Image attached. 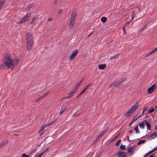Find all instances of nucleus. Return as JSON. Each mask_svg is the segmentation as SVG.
Listing matches in <instances>:
<instances>
[{"label":"nucleus","mask_w":157,"mask_h":157,"mask_svg":"<svg viewBox=\"0 0 157 157\" xmlns=\"http://www.w3.org/2000/svg\"><path fill=\"white\" fill-rule=\"evenodd\" d=\"M149 154H148V153L145 156H144V157H145V156H147Z\"/></svg>","instance_id":"4d7b16f0"},{"label":"nucleus","mask_w":157,"mask_h":157,"mask_svg":"<svg viewBox=\"0 0 157 157\" xmlns=\"http://www.w3.org/2000/svg\"><path fill=\"white\" fill-rule=\"evenodd\" d=\"M127 140H128V141H130V140H129V136H127Z\"/></svg>","instance_id":"3c124183"},{"label":"nucleus","mask_w":157,"mask_h":157,"mask_svg":"<svg viewBox=\"0 0 157 157\" xmlns=\"http://www.w3.org/2000/svg\"><path fill=\"white\" fill-rule=\"evenodd\" d=\"M76 91V90H75L74 89L71 92H70V95H72Z\"/></svg>","instance_id":"c756f323"},{"label":"nucleus","mask_w":157,"mask_h":157,"mask_svg":"<svg viewBox=\"0 0 157 157\" xmlns=\"http://www.w3.org/2000/svg\"><path fill=\"white\" fill-rule=\"evenodd\" d=\"M30 154H31L30 155V156H31V155H32V153H31V152Z\"/></svg>","instance_id":"e2e57ef3"},{"label":"nucleus","mask_w":157,"mask_h":157,"mask_svg":"<svg viewBox=\"0 0 157 157\" xmlns=\"http://www.w3.org/2000/svg\"><path fill=\"white\" fill-rule=\"evenodd\" d=\"M79 84H77L75 87V88H74V89L75 90H77V89L79 87Z\"/></svg>","instance_id":"f704fd0d"},{"label":"nucleus","mask_w":157,"mask_h":157,"mask_svg":"<svg viewBox=\"0 0 157 157\" xmlns=\"http://www.w3.org/2000/svg\"><path fill=\"white\" fill-rule=\"evenodd\" d=\"M131 18L132 20H133L135 16V12L134 11H132L131 12Z\"/></svg>","instance_id":"4be33fe9"},{"label":"nucleus","mask_w":157,"mask_h":157,"mask_svg":"<svg viewBox=\"0 0 157 157\" xmlns=\"http://www.w3.org/2000/svg\"><path fill=\"white\" fill-rule=\"evenodd\" d=\"M86 90L84 89L80 93V95L82 94Z\"/></svg>","instance_id":"79ce46f5"},{"label":"nucleus","mask_w":157,"mask_h":157,"mask_svg":"<svg viewBox=\"0 0 157 157\" xmlns=\"http://www.w3.org/2000/svg\"><path fill=\"white\" fill-rule=\"evenodd\" d=\"M121 84L120 83V82L119 81L118 82H114L113 83V85L114 86H120L121 85Z\"/></svg>","instance_id":"f3484780"},{"label":"nucleus","mask_w":157,"mask_h":157,"mask_svg":"<svg viewBox=\"0 0 157 157\" xmlns=\"http://www.w3.org/2000/svg\"><path fill=\"white\" fill-rule=\"evenodd\" d=\"M124 26L123 27V29L124 31Z\"/></svg>","instance_id":"052dcab7"},{"label":"nucleus","mask_w":157,"mask_h":157,"mask_svg":"<svg viewBox=\"0 0 157 157\" xmlns=\"http://www.w3.org/2000/svg\"><path fill=\"white\" fill-rule=\"evenodd\" d=\"M146 121V120H145L143 121L142 123H139V125L141 128H144V127L145 122Z\"/></svg>","instance_id":"9d476101"},{"label":"nucleus","mask_w":157,"mask_h":157,"mask_svg":"<svg viewBox=\"0 0 157 157\" xmlns=\"http://www.w3.org/2000/svg\"><path fill=\"white\" fill-rule=\"evenodd\" d=\"M43 155V153H41L38 155H36L35 157H41Z\"/></svg>","instance_id":"4c0bfd02"},{"label":"nucleus","mask_w":157,"mask_h":157,"mask_svg":"<svg viewBox=\"0 0 157 157\" xmlns=\"http://www.w3.org/2000/svg\"><path fill=\"white\" fill-rule=\"evenodd\" d=\"M31 14L30 13H27L20 21L18 22L19 23L22 24L24 22L28 21L29 20L31 17Z\"/></svg>","instance_id":"7ed1b4c3"},{"label":"nucleus","mask_w":157,"mask_h":157,"mask_svg":"<svg viewBox=\"0 0 157 157\" xmlns=\"http://www.w3.org/2000/svg\"><path fill=\"white\" fill-rule=\"evenodd\" d=\"M141 116V115H140L139 116L137 117L136 118V116L133 119V120H132V121L131 122V123L130 124H129V127H130L131 125H132V124L133 123V122L135 121L138 118H139L140 116Z\"/></svg>","instance_id":"ddd939ff"},{"label":"nucleus","mask_w":157,"mask_h":157,"mask_svg":"<svg viewBox=\"0 0 157 157\" xmlns=\"http://www.w3.org/2000/svg\"><path fill=\"white\" fill-rule=\"evenodd\" d=\"M49 149L50 148L49 147L47 148L44 150L42 152V153H43V154H44V153L48 151Z\"/></svg>","instance_id":"c85d7f7f"},{"label":"nucleus","mask_w":157,"mask_h":157,"mask_svg":"<svg viewBox=\"0 0 157 157\" xmlns=\"http://www.w3.org/2000/svg\"><path fill=\"white\" fill-rule=\"evenodd\" d=\"M107 20V18L105 17H103L101 18V21L103 23L105 22Z\"/></svg>","instance_id":"6ab92c4d"},{"label":"nucleus","mask_w":157,"mask_h":157,"mask_svg":"<svg viewBox=\"0 0 157 157\" xmlns=\"http://www.w3.org/2000/svg\"><path fill=\"white\" fill-rule=\"evenodd\" d=\"M136 131V134H138L140 133V131L138 130V125H137L134 128Z\"/></svg>","instance_id":"aec40b11"},{"label":"nucleus","mask_w":157,"mask_h":157,"mask_svg":"<svg viewBox=\"0 0 157 157\" xmlns=\"http://www.w3.org/2000/svg\"><path fill=\"white\" fill-rule=\"evenodd\" d=\"M126 79L125 78H123L120 79L119 81L121 84L124 81H125L126 80Z\"/></svg>","instance_id":"412c9836"},{"label":"nucleus","mask_w":157,"mask_h":157,"mask_svg":"<svg viewBox=\"0 0 157 157\" xmlns=\"http://www.w3.org/2000/svg\"><path fill=\"white\" fill-rule=\"evenodd\" d=\"M55 0L56 1L57 0Z\"/></svg>","instance_id":"69168bd1"},{"label":"nucleus","mask_w":157,"mask_h":157,"mask_svg":"<svg viewBox=\"0 0 157 157\" xmlns=\"http://www.w3.org/2000/svg\"><path fill=\"white\" fill-rule=\"evenodd\" d=\"M26 40L33 39L32 35L29 33H27L26 34Z\"/></svg>","instance_id":"6e6552de"},{"label":"nucleus","mask_w":157,"mask_h":157,"mask_svg":"<svg viewBox=\"0 0 157 157\" xmlns=\"http://www.w3.org/2000/svg\"><path fill=\"white\" fill-rule=\"evenodd\" d=\"M2 6L0 5V10L1 9Z\"/></svg>","instance_id":"bf43d9fd"},{"label":"nucleus","mask_w":157,"mask_h":157,"mask_svg":"<svg viewBox=\"0 0 157 157\" xmlns=\"http://www.w3.org/2000/svg\"><path fill=\"white\" fill-rule=\"evenodd\" d=\"M121 141V140H119L116 144V145L117 146L119 145V143H120Z\"/></svg>","instance_id":"58836bf2"},{"label":"nucleus","mask_w":157,"mask_h":157,"mask_svg":"<svg viewBox=\"0 0 157 157\" xmlns=\"http://www.w3.org/2000/svg\"><path fill=\"white\" fill-rule=\"evenodd\" d=\"M78 50L75 51L73 52L70 58V59L71 60H72L74 58L76 55L78 53Z\"/></svg>","instance_id":"0eeeda50"},{"label":"nucleus","mask_w":157,"mask_h":157,"mask_svg":"<svg viewBox=\"0 0 157 157\" xmlns=\"http://www.w3.org/2000/svg\"><path fill=\"white\" fill-rule=\"evenodd\" d=\"M90 86H91L90 84L87 85L85 87V88L84 89H85V90L86 91L88 89H89V88H90Z\"/></svg>","instance_id":"72a5a7b5"},{"label":"nucleus","mask_w":157,"mask_h":157,"mask_svg":"<svg viewBox=\"0 0 157 157\" xmlns=\"http://www.w3.org/2000/svg\"><path fill=\"white\" fill-rule=\"evenodd\" d=\"M132 130H129V132L130 133H132Z\"/></svg>","instance_id":"603ef678"},{"label":"nucleus","mask_w":157,"mask_h":157,"mask_svg":"<svg viewBox=\"0 0 157 157\" xmlns=\"http://www.w3.org/2000/svg\"><path fill=\"white\" fill-rule=\"evenodd\" d=\"M62 10H60L59 12V13H62Z\"/></svg>","instance_id":"13d9d810"},{"label":"nucleus","mask_w":157,"mask_h":157,"mask_svg":"<svg viewBox=\"0 0 157 157\" xmlns=\"http://www.w3.org/2000/svg\"><path fill=\"white\" fill-rule=\"evenodd\" d=\"M31 154H29V155H27L25 154H23L22 155V157H29Z\"/></svg>","instance_id":"473e14b6"},{"label":"nucleus","mask_w":157,"mask_h":157,"mask_svg":"<svg viewBox=\"0 0 157 157\" xmlns=\"http://www.w3.org/2000/svg\"><path fill=\"white\" fill-rule=\"evenodd\" d=\"M155 129H157V125H156L155 126Z\"/></svg>","instance_id":"5fc2aeb1"},{"label":"nucleus","mask_w":157,"mask_h":157,"mask_svg":"<svg viewBox=\"0 0 157 157\" xmlns=\"http://www.w3.org/2000/svg\"><path fill=\"white\" fill-rule=\"evenodd\" d=\"M157 51V47L156 48H155L154 49V50H153L151 52H149L147 55L145 56V57H148L149 55H151L152 54L155 52Z\"/></svg>","instance_id":"9b49d317"},{"label":"nucleus","mask_w":157,"mask_h":157,"mask_svg":"<svg viewBox=\"0 0 157 157\" xmlns=\"http://www.w3.org/2000/svg\"><path fill=\"white\" fill-rule=\"evenodd\" d=\"M33 5L32 4L29 5L26 10V12L28 11L32 7Z\"/></svg>","instance_id":"b1692460"},{"label":"nucleus","mask_w":157,"mask_h":157,"mask_svg":"<svg viewBox=\"0 0 157 157\" xmlns=\"http://www.w3.org/2000/svg\"><path fill=\"white\" fill-rule=\"evenodd\" d=\"M50 93L49 91H48L47 92L45 93L42 96H41V97H42V98H43L45 96H46L49 93Z\"/></svg>","instance_id":"393cba45"},{"label":"nucleus","mask_w":157,"mask_h":157,"mask_svg":"<svg viewBox=\"0 0 157 157\" xmlns=\"http://www.w3.org/2000/svg\"><path fill=\"white\" fill-rule=\"evenodd\" d=\"M145 124H146V125L147 129H150L151 128V126L150 124L146 120V121L145 122Z\"/></svg>","instance_id":"dca6fc26"},{"label":"nucleus","mask_w":157,"mask_h":157,"mask_svg":"<svg viewBox=\"0 0 157 157\" xmlns=\"http://www.w3.org/2000/svg\"><path fill=\"white\" fill-rule=\"evenodd\" d=\"M19 59H12L11 56L7 54L3 59V63L1 65L6 68L13 70L16 64L18 63Z\"/></svg>","instance_id":"f257e3e1"},{"label":"nucleus","mask_w":157,"mask_h":157,"mask_svg":"<svg viewBox=\"0 0 157 157\" xmlns=\"http://www.w3.org/2000/svg\"><path fill=\"white\" fill-rule=\"evenodd\" d=\"M78 114H76L74 115V116L77 117L78 116Z\"/></svg>","instance_id":"864d4df0"},{"label":"nucleus","mask_w":157,"mask_h":157,"mask_svg":"<svg viewBox=\"0 0 157 157\" xmlns=\"http://www.w3.org/2000/svg\"><path fill=\"white\" fill-rule=\"evenodd\" d=\"M52 18H49L48 19V21H52Z\"/></svg>","instance_id":"09e8293b"},{"label":"nucleus","mask_w":157,"mask_h":157,"mask_svg":"<svg viewBox=\"0 0 157 157\" xmlns=\"http://www.w3.org/2000/svg\"><path fill=\"white\" fill-rule=\"evenodd\" d=\"M154 111V110L153 109V108L151 107V108H150L149 110V113H152Z\"/></svg>","instance_id":"2f4dec72"},{"label":"nucleus","mask_w":157,"mask_h":157,"mask_svg":"<svg viewBox=\"0 0 157 157\" xmlns=\"http://www.w3.org/2000/svg\"><path fill=\"white\" fill-rule=\"evenodd\" d=\"M139 102H137L136 104H135L132 108L128 110V112L125 114V116L128 117L131 115L137 109L139 106Z\"/></svg>","instance_id":"f03ea898"},{"label":"nucleus","mask_w":157,"mask_h":157,"mask_svg":"<svg viewBox=\"0 0 157 157\" xmlns=\"http://www.w3.org/2000/svg\"><path fill=\"white\" fill-rule=\"evenodd\" d=\"M127 153L129 155H132L134 153V147L132 146H129L127 148Z\"/></svg>","instance_id":"39448f33"},{"label":"nucleus","mask_w":157,"mask_h":157,"mask_svg":"<svg viewBox=\"0 0 157 157\" xmlns=\"http://www.w3.org/2000/svg\"><path fill=\"white\" fill-rule=\"evenodd\" d=\"M36 19V17H33L32 20V22H34Z\"/></svg>","instance_id":"49530a36"},{"label":"nucleus","mask_w":157,"mask_h":157,"mask_svg":"<svg viewBox=\"0 0 157 157\" xmlns=\"http://www.w3.org/2000/svg\"><path fill=\"white\" fill-rule=\"evenodd\" d=\"M74 22H74V21H71L70 24V25H69L70 29L73 26V25L74 24Z\"/></svg>","instance_id":"cd10ccee"},{"label":"nucleus","mask_w":157,"mask_h":157,"mask_svg":"<svg viewBox=\"0 0 157 157\" xmlns=\"http://www.w3.org/2000/svg\"><path fill=\"white\" fill-rule=\"evenodd\" d=\"M106 67L105 64H102L99 65L98 66V68L100 69L103 70Z\"/></svg>","instance_id":"2eb2a0df"},{"label":"nucleus","mask_w":157,"mask_h":157,"mask_svg":"<svg viewBox=\"0 0 157 157\" xmlns=\"http://www.w3.org/2000/svg\"><path fill=\"white\" fill-rule=\"evenodd\" d=\"M147 108L146 107L144 108L143 110V112H142V114H143L144 113V112H145L147 110Z\"/></svg>","instance_id":"c9c22d12"},{"label":"nucleus","mask_w":157,"mask_h":157,"mask_svg":"<svg viewBox=\"0 0 157 157\" xmlns=\"http://www.w3.org/2000/svg\"><path fill=\"white\" fill-rule=\"evenodd\" d=\"M145 141V140H140L137 143V144L138 145H140L141 144L144 143Z\"/></svg>","instance_id":"5701e85b"},{"label":"nucleus","mask_w":157,"mask_h":157,"mask_svg":"<svg viewBox=\"0 0 157 157\" xmlns=\"http://www.w3.org/2000/svg\"><path fill=\"white\" fill-rule=\"evenodd\" d=\"M42 98V97H41V96L40 97V98H39L38 99L36 100V101H38L40 100Z\"/></svg>","instance_id":"a18cd8bd"},{"label":"nucleus","mask_w":157,"mask_h":157,"mask_svg":"<svg viewBox=\"0 0 157 157\" xmlns=\"http://www.w3.org/2000/svg\"><path fill=\"white\" fill-rule=\"evenodd\" d=\"M132 20H132V18H131V20H130L129 21H128L127 22H126V24L127 25V24H129L132 21Z\"/></svg>","instance_id":"37998d69"},{"label":"nucleus","mask_w":157,"mask_h":157,"mask_svg":"<svg viewBox=\"0 0 157 157\" xmlns=\"http://www.w3.org/2000/svg\"><path fill=\"white\" fill-rule=\"evenodd\" d=\"M150 137H151L153 139L157 137V132H155L153 133L152 134L150 135Z\"/></svg>","instance_id":"4468645a"},{"label":"nucleus","mask_w":157,"mask_h":157,"mask_svg":"<svg viewBox=\"0 0 157 157\" xmlns=\"http://www.w3.org/2000/svg\"><path fill=\"white\" fill-rule=\"evenodd\" d=\"M145 26H144V27L143 28V29H142V30H143V29H144V28H145Z\"/></svg>","instance_id":"0e129e2a"},{"label":"nucleus","mask_w":157,"mask_h":157,"mask_svg":"<svg viewBox=\"0 0 157 157\" xmlns=\"http://www.w3.org/2000/svg\"><path fill=\"white\" fill-rule=\"evenodd\" d=\"M120 148L121 150H124L125 148V145L122 144L120 147Z\"/></svg>","instance_id":"bb28decb"},{"label":"nucleus","mask_w":157,"mask_h":157,"mask_svg":"<svg viewBox=\"0 0 157 157\" xmlns=\"http://www.w3.org/2000/svg\"><path fill=\"white\" fill-rule=\"evenodd\" d=\"M81 95H80V94L78 95L77 96V98H78Z\"/></svg>","instance_id":"6e6d98bb"},{"label":"nucleus","mask_w":157,"mask_h":157,"mask_svg":"<svg viewBox=\"0 0 157 157\" xmlns=\"http://www.w3.org/2000/svg\"><path fill=\"white\" fill-rule=\"evenodd\" d=\"M75 13H74V12H73L72 14L71 21L75 22Z\"/></svg>","instance_id":"1a4fd4ad"},{"label":"nucleus","mask_w":157,"mask_h":157,"mask_svg":"<svg viewBox=\"0 0 157 157\" xmlns=\"http://www.w3.org/2000/svg\"><path fill=\"white\" fill-rule=\"evenodd\" d=\"M72 96V95H70V92H69L68 94V95L67 96L63 98L62 100H63L64 99H66V98H70Z\"/></svg>","instance_id":"a878e982"},{"label":"nucleus","mask_w":157,"mask_h":157,"mask_svg":"<svg viewBox=\"0 0 157 157\" xmlns=\"http://www.w3.org/2000/svg\"><path fill=\"white\" fill-rule=\"evenodd\" d=\"M83 78H82L81 79V80L79 81V82L78 83V84H79V85H80V84H81V83L83 81Z\"/></svg>","instance_id":"c03bdc74"},{"label":"nucleus","mask_w":157,"mask_h":157,"mask_svg":"<svg viewBox=\"0 0 157 157\" xmlns=\"http://www.w3.org/2000/svg\"><path fill=\"white\" fill-rule=\"evenodd\" d=\"M93 31L91 33H90V34H89V35H88V37H89L93 33Z\"/></svg>","instance_id":"de8ad7c7"},{"label":"nucleus","mask_w":157,"mask_h":157,"mask_svg":"<svg viewBox=\"0 0 157 157\" xmlns=\"http://www.w3.org/2000/svg\"><path fill=\"white\" fill-rule=\"evenodd\" d=\"M157 149V147L152 150L148 152V154H150L155 151Z\"/></svg>","instance_id":"ea45409f"},{"label":"nucleus","mask_w":157,"mask_h":157,"mask_svg":"<svg viewBox=\"0 0 157 157\" xmlns=\"http://www.w3.org/2000/svg\"><path fill=\"white\" fill-rule=\"evenodd\" d=\"M156 88V86L155 84L153 85L151 87L149 88L148 89V93L149 94L152 93L154 90Z\"/></svg>","instance_id":"423d86ee"},{"label":"nucleus","mask_w":157,"mask_h":157,"mask_svg":"<svg viewBox=\"0 0 157 157\" xmlns=\"http://www.w3.org/2000/svg\"><path fill=\"white\" fill-rule=\"evenodd\" d=\"M5 1L4 0H1L0 1V5L2 6L5 2Z\"/></svg>","instance_id":"e433bc0d"},{"label":"nucleus","mask_w":157,"mask_h":157,"mask_svg":"<svg viewBox=\"0 0 157 157\" xmlns=\"http://www.w3.org/2000/svg\"><path fill=\"white\" fill-rule=\"evenodd\" d=\"M36 150H33V151H32L31 152V153H33L34 152L36 151Z\"/></svg>","instance_id":"8fccbe9b"},{"label":"nucleus","mask_w":157,"mask_h":157,"mask_svg":"<svg viewBox=\"0 0 157 157\" xmlns=\"http://www.w3.org/2000/svg\"><path fill=\"white\" fill-rule=\"evenodd\" d=\"M106 132V131L105 130L99 136V137H101L102 136H103L104 135V134H105V133Z\"/></svg>","instance_id":"7c9ffc66"},{"label":"nucleus","mask_w":157,"mask_h":157,"mask_svg":"<svg viewBox=\"0 0 157 157\" xmlns=\"http://www.w3.org/2000/svg\"><path fill=\"white\" fill-rule=\"evenodd\" d=\"M7 143V141H5L0 144V148L2 147L6 144Z\"/></svg>","instance_id":"a211bd4d"},{"label":"nucleus","mask_w":157,"mask_h":157,"mask_svg":"<svg viewBox=\"0 0 157 157\" xmlns=\"http://www.w3.org/2000/svg\"><path fill=\"white\" fill-rule=\"evenodd\" d=\"M149 157H153V156L152 155H151L149 156Z\"/></svg>","instance_id":"680f3d73"},{"label":"nucleus","mask_w":157,"mask_h":157,"mask_svg":"<svg viewBox=\"0 0 157 157\" xmlns=\"http://www.w3.org/2000/svg\"><path fill=\"white\" fill-rule=\"evenodd\" d=\"M66 109V106L65 105H62L60 112V114H62L65 111Z\"/></svg>","instance_id":"f8f14e48"},{"label":"nucleus","mask_w":157,"mask_h":157,"mask_svg":"<svg viewBox=\"0 0 157 157\" xmlns=\"http://www.w3.org/2000/svg\"><path fill=\"white\" fill-rule=\"evenodd\" d=\"M46 127V125H43L42 127V128L41 129V130L40 131V132L41 131H42V130H43V129H44L45 128V127Z\"/></svg>","instance_id":"a19ab883"},{"label":"nucleus","mask_w":157,"mask_h":157,"mask_svg":"<svg viewBox=\"0 0 157 157\" xmlns=\"http://www.w3.org/2000/svg\"><path fill=\"white\" fill-rule=\"evenodd\" d=\"M33 44V39H31L27 41V50L29 51L31 50Z\"/></svg>","instance_id":"20e7f679"}]
</instances>
